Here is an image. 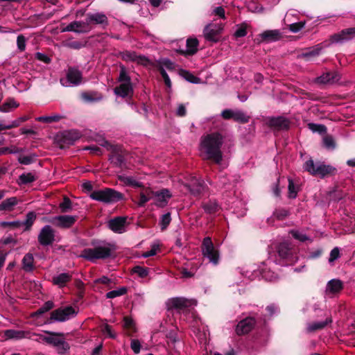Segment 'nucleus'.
<instances>
[{
  "mask_svg": "<svg viewBox=\"0 0 355 355\" xmlns=\"http://www.w3.org/2000/svg\"><path fill=\"white\" fill-rule=\"evenodd\" d=\"M198 40L196 38H189L187 40V49H178V51L182 55H193L198 51Z\"/></svg>",
  "mask_w": 355,
  "mask_h": 355,
  "instance_id": "27",
  "label": "nucleus"
},
{
  "mask_svg": "<svg viewBox=\"0 0 355 355\" xmlns=\"http://www.w3.org/2000/svg\"><path fill=\"white\" fill-rule=\"evenodd\" d=\"M36 219V214L33 211H30L26 214L24 225H26V230H29L32 227L34 221Z\"/></svg>",
  "mask_w": 355,
  "mask_h": 355,
  "instance_id": "48",
  "label": "nucleus"
},
{
  "mask_svg": "<svg viewBox=\"0 0 355 355\" xmlns=\"http://www.w3.org/2000/svg\"><path fill=\"white\" fill-rule=\"evenodd\" d=\"M28 117L27 116H21V117H19L15 120H14L13 121H12L10 124H8V128H10V129H12V128H17L19 127L23 122H25L28 120Z\"/></svg>",
  "mask_w": 355,
  "mask_h": 355,
  "instance_id": "63",
  "label": "nucleus"
},
{
  "mask_svg": "<svg viewBox=\"0 0 355 355\" xmlns=\"http://www.w3.org/2000/svg\"><path fill=\"white\" fill-rule=\"evenodd\" d=\"M261 38H257L256 40L258 44L261 42L270 43L278 41L282 39V34L279 30H267L259 35Z\"/></svg>",
  "mask_w": 355,
  "mask_h": 355,
  "instance_id": "18",
  "label": "nucleus"
},
{
  "mask_svg": "<svg viewBox=\"0 0 355 355\" xmlns=\"http://www.w3.org/2000/svg\"><path fill=\"white\" fill-rule=\"evenodd\" d=\"M223 30L221 24H209L204 28L203 36L207 41L216 43L220 40Z\"/></svg>",
  "mask_w": 355,
  "mask_h": 355,
  "instance_id": "7",
  "label": "nucleus"
},
{
  "mask_svg": "<svg viewBox=\"0 0 355 355\" xmlns=\"http://www.w3.org/2000/svg\"><path fill=\"white\" fill-rule=\"evenodd\" d=\"M202 208L206 213L214 214L220 210V207L215 200H209L208 202H203Z\"/></svg>",
  "mask_w": 355,
  "mask_h": 355,
  "instance_id": "35",
  "label": "nucleus"
},
{
  "mask_svg": "<svg viewBox=\"0 0 355 355\" xmlns=\"http://www.w3.org/2000/svg\"><path fill=\"white\" fill-rule=\"evenodd\" d=\"M119 180L123 182L125 185L131 186L132 187H143L144 185L141 182L137 181L133 177L120 175Z\"/></svg>",
  "mask_w": 355,
  "mask_h": 355,
  "instance_id": "38",
  "label": "nucleus"
},
{
  "mask_svg": "<svg viewBox=\"0 0 355 355\" xmlns=\"http://www.w3.org/2000/svg\"><path fill=\"white\" fill-rule=\"evenodd\" d=\"M282 265H293L297 260L296 250L287 242H283L277 248Z\"/></svg>",
  "mask_w": 355,
  "mask_h": 355,
  "instance_id": "6",
  "label": "nucleus"
},
{
  "mask_svg": "<svg viewBox=\"0 0 355 355\" xmlns=\"http://www.w3.org/2000/svg\"><path fill=\"white\" fill-rule=\"evenodd\" d=\"M189 266V265H188L187 268H182V270L181 271V274H182L183 277H185V278L191 277L197 272L198 267L196 266H191L190 268H188Z\"/></svg>",
  "mask_w": 355,
  "mask_h": 355,
  "instance_id": "49",
  "label": "nucleus"
},
{
  "mask_svg": "<svg viewBox=\"0 0 355 355\" xmlns=\"http://www.w3.org/2000/svg\"><path fill=\"white\" fill-rule=\"evenodd\" d=\"M19 106V103L13 98H8L2 105H0V112H10L17 108Z\"/></svg>",
  "mask_w": 355,
  "mask_h": 355,
  "instance_id": "30",
  "label": "nucleus"
},
{
  "mask_svg": "<svg viewBox=\"0 0 355 355\" xmlns=\"http://www.w3.org/2000/svg\"><path fill=\"white\" fill-rule=\"evenodd\" d=\"M81 98L86 102H94L101 101L103 98V96L98 92L89 91L82 92Z\"/></svg>",
  "mask_w": 355,
  "mask_h": 355,
  "instance_id": "33",
  "label": "nucleus"
},
{
  "mask_svg": "<svg viewBox=\"0 0 355 355\" xmlns=\"http://www.w3.org/2000/svg\"><path fill=\"white\" fill-rule=\"evenodd\" d=\"M304 169L312 175L319 176L320 178L334 175L336 172V168L332 166L327 165L320 161L314 162L312 159L305 162Z\"/></svg>",
  "mask_w": 355,
  "mask_h": 355,
  "instance_id": "3",
  "label": "nucleus"
},
{
  "mask_svg": "<svg viewBox=\"0 0 355 355\" xmlns=\"http://www.w3.org/2000/svg\"><path fill=\"white\" fill-rule=\"evenodd\" d=\"M121 83L132 84L131 78L126 71V69L123 65H120L119 76L117 79Z\"/></svg>",
  "mask_w": 355,
  "mask_h": 355,
  "instance_id": "42",
  "label": "nucleus"
},
{
  "mask_svg": "<svg viewBox=\"0 0 355 355\" xmlns=\"http://www.w3.org/2000/svg\"><path fill=\"white\" fill-rule=\"evenodd\" d=\"M4 336L6 337V339H33V334H31V331H18L15 329H7L4 331Z\"/></svg>",
  "mask_w": 355,
  "mask_h": 355,
  "instance_id": "25",
  "label": "nucleus"
},
{
  "mask_svg": "<svg viewBox=\"0 0 355 355\" xmlns=\"http://www.w3.org/2000/svg\"><path fill=\"white\" fill-rule=\"evenodd\" d=\"M114 92L116 95L122 98L132 96L133 94V87L132 84L121 83L114 89Z\"/></svg>",
  "mask_w": 355,
  "mask_h": 355,
  "instance_id": "26",
  "label": "nucleus"
},
{
  "mask_svg": "<svg viewBox=\"0 0 355 355\" xmlns=\"http://www.w3.org/2000/svg\"><path fill=\"white\" fill-rule=\"evenodd\" d=\"M354 35L355 27H352L343 29L340 32L331 35L329 40L331 43H341L351 40Z\"/></svg>",
  "mask_w": 355,
  "mask_h": 355,
  "instance_id": "19",
  "label": "nucleus"
},
{
  "mask_svg": "<svg viewBox=\"0 0 355 355\" xmlns=\"http://www.w3.org/2000/svg\"><path fill=\"white\" fill-rule=\"evenodd\" d=\"M110 160L114 166H121L124 163V157L121 153L118 152L116 148H114L110 157Z\"/></svg>",
  "mask_w": 355,
  "mask_h": 355,
  "instance_id": "37",
  "label": "nucleus"
},
{
  "mask_svg": "<svg viewBox=\"0 0 355 355\" xmlns=\"http://www.w3.org/2000/svg\"><path fill=\"white\" fill-rule=\"evenodd\" d=\"M92 245L93 248L84 249L80 257L94 262L98 259L104 260L112 257L117 250L114 243L105 241H94L92 242Z\"/></svg>",
  "mask_w": 355,
  "mask_h": 355,
  "instance_id": "2",
  "label": "nucleus"
},
{
  "mask_svg": "<svg viewBox=\"0 0 355 355\" xmlns=\"http://www.w3.org/2000/svg\"><path fill=\"white\" fill-rule=\"evenodd\" d=\"M53 306L54 304L52 301H47L39 309H37V311L35 312V314L42 315L52 309Z\"/></svg>",
  "mask_w": 355,
  "mask_h": 355,
  "instance_id": "51",
  "label": "nucleus"
},
{
  "mask_svg": "<svg viewBox=\"0 0 355 355\" xmlns=\"http://www.w3.org/2000/svg\"><path fill=\"white\" fill-rule=\"evenodd\" d=\"M343 288V284L340 279H333L328 282L326 291L331 293H337Z\"/></svg>",
  "mask_w": 355,
  "mask_h": 355,
  "instance_id": "29",
  "label": "nucleus"
},
{
  "mask_svg": "<svg viewBox=\"0 0 355 355\" xmlns=\"http://www.w3.org/2000/svg\"><path fill=\"white\" fill-rule=\"evenodd\" d=\"M26 39L23 35H19L17 38V44L18 49L22 52L26 49Z\"/></svg>",
  "mask_w": 355,
  "mask_h": 355,
  "instance_id": "60",
  "label": "nucleus"
},
{
  "mask_svg": "<svg viewBox=\"0 0 355 355\" xmlns=\"http://www.w3.org/2000/svg\"><path fill=\"white\" fill-rule=\"evenodd\" d=\"M340 79V74L336 71H328L324 73L320 76L317 77L315 79V83L318 84H334L338 82Z\"/></svg>",
  "mask_w": 355,
  "mask_h": 355,
  "instance_id": "23",
  "label": "nucleus"
},
{
  "mask_svg": "<svg viewBox=\"0 0 355 355\" xmlns=\"http://www.w3.org/2000/svg\"><path fill=\"white\" fill-rule=\"evenodd\" d=\"M19 180L21 184H26L31 183V182H33L34 181H35L36 178L31 173H23L19 176Z\"/></svg>",
  "mask_w": 355,
  "mask_h": 355,
  "instance_id": "50",
  "label": "nucleus"
},
{
  "mask_svg": "<svg viewBox=\"0 0 355 355\" xmlns=\"http://www.w3.org/2000/svg\"><path fill=\"white\" fill-rule=\"evenodd\" d=\"M166 305L168 309L184 310L187 308L196 306L198 301L193 299H186L184 297H173L168 300Z\"/></svg>",
  "mask_w": 355,
  "mask_h": 355,
  "instance_id": "9",
  "label": "nucleus"
},
{
  "mask_svg": "<svg viewBox=\"0 0 355 355\" xmlns=\"http://www.w3.org/2000/svg\"><path fill=\"white\" fill-rule=\"evenodd\" d=\"M101 331L103 334H106L111 338H115L116 337V334L112 331V327L107 324H104L101 326Z\"/></svg>",
  "mask_w": 355,
  "mask_h": 355,
  "instance_id": "56",
  "label": "nucleus"
},
{
  "mask_svg": "<svg viewBox=\"0 0 355 355\" xmlns=\"http://www.w3.org/2000/svg\"><path fill=\"white\" fill-rule=\"evenodd\" d=\"M22 269L26 272H32L35 269L34 257L31 253H27L22 259Z\"/></svg>",
  "mask_w": 355,
  "mask_h": 355,
  "instance_id": "28",
  "label": "nucleus"
},
{
  "mask_svg": "<svg viewBox=\"0 0 355 355\" xmlns=\"http://www.w3.org/2000/svg\"><path fill=\"white\" fill-rule=\"evenodd\" d=\"M35 157V154L21 155L18 158V161L21 164L28 165L34 162Z\"/></svg>",
  "mask_w": 355,
  "mask_h": 355,
  "instance_id": "54",
  "label": "nucleus"
},
{
  "mask_svg": "<svg viewBox=\"0 0 355 355\" xmlns=\"http://www.w3.org/2000/svg\"><path fill=\"white\" fill-rule=\"evenodd\" d=\"M223 144V136L218 132L207 135L201 141L204 148L203 159L211 164L220 165L223 161L221 147Z\"/></svg>",
  "mask_w": 355,
  "mask_h": 355,
  "instance_id": "1",
  "label": "nucleus"
},
{
  "mask_svg": "<svg viewBox=\"0 0 355 355\" xmlns=\"http://www.w3.org/2000/svg\"><path fill=\"white\" fill-rule=\"evenodd\" d=\"M273 215L279 220H284L288 215L289 211L285 209H277L273 213Z\"/></svg>",
  "mask_w": 355,
  "mask_h": 355,
  "instance_id": "55",
  "label": "nucleus"
},
{
  "mask_svg": "<svg viewBox=\"0 0 355 355\" xmlns=\"http://www.w3.org/2000/svg\"><path fill=\"white\" fill-rule=\"evenodd\" d=\"M61 119H62V116L59 114H53L52 116H39L36 119L37 121L50 123L53 122H58Z\"/></svg>",
  "mask_w": 355,
  "mask_h": 355,
  "instance_id": "44",
  "label": "nucleus"
},
{
  "mask_svg": "<svg viewBox=\"0 0 355 355\" xmlns=\"http://www.w3.org/2000/svg\"><path fill=\"white\" fill-rule=\"evenodd\" d=\"M120 54L121 58L124 61L136 62L138 64H146L149 62L147 58H146L145 56L137 55L135 51H125L121 52Z\"/></svg>",
  "mask_w": 355,
  "mask_h": 355,
  "instance_id": "24",
  "label": "nucleus"
},
{
  "mask_svg": "<svg viewBox=\"0 0 355 355\" xmlns=\"http://www.w3.org/2000/svg\"><path fill=\"white\" fill-rule=\"evenodd\" d=\"M171 221V214L169 212L164 214L160 220L161 229L164 230L167 228Z\"/></svg>",
  "mask_w": 355,
  "mask_h": 355,
  "instance_id": "52",
  "label": "nucleus"
},
{
  "mask_svg": "<svg viewBox=\"0 0 355 355\" xmlns=\"http://www.w3.org/2000/svg\"><path fill=\"white\" fill-rule=\"evenodd\" d=\"M126 220V217L117 216L110 220L107 226L112 232L122 234L125 232Z\"/></svg>",
  "mask_w": 355,
  "mask_h": 355,
  "instance_id": "20",
  "label": "nucleus"
},
{
  "mask_svg": "<svg viewBox=\"0 0 355 355\" xmlns=\"http://www.w3.org/2000/svg\"><path fill=\"white\" fill-rule=\"evenodd\" d=\"M127 293L126 287H121L117 290H113L106 293V297L108 299L115 298L125 295Z\"/></svg>",
  "mask_w": 355,
  "mask_h": 355,
  "instance_id": "45",
  "label": "nucleus"
},
{
  "mask_svg": "<svg viewBox=\"0 0 355 355\" xmlns=\"http://www.w3.org/2000/svg\"><path fill=\"white\" fill-rule=\"evenodd\" d=\"M329 196L333 200L339 201L344 198L345 194L343 191L336 189L329 193Z\"/></svg>",
  "mask_w": 355,
  "mask_h": 355,
  "instance_id": "59",
  "label": "nucleus"
},
{
  "mask_svg": "<svg viewBox=\"0 0 355 355\" xmlns=\"http://www.w3.org/2000/svg\"><path fill=\"white\" fill-rule=\"evenodd\" d=\"M77 312L71 306L61 307L53 311L51 313L49 318L50 322H64L69 320L70 318L76 315Z\"/></svg>",
  "mask_w": 355,
  "mask_h": 355,
  "instance_id": "8",
  "label": "nucleus"
},
{
  "mask_svg": "<svg viewBox=\"0 0 355 355\" xmlns=\"http://www.w3.org/2000/svg\"><path fill=\"white\" fill-rule=\"evenodd\" d=\"M46 333L50 334L51 336L44 338V342L55 347L59 353L63 354L69 349V344L64 339H60L56 337L63 336V334L51 331H46Z\"/></svg>",
  "mask_w": 355,
  "mask_h": 355,
  "instance_id": "12",
  "label": "nucleus"
},
{
  "mask_svg": "<svg viewBox=\"0 0 355 355\" xmlns=\"http://www.w3.org/2000/svg\"><path fill=\"white\" fill-rule=\"evenodd\" d=\"M123 327L127 331H128V334L130 336H131L132 334L136 332L137 331V328L134 320L131 317L129 316H125L123 318Z\"/></svg>",
  "mask_w": 355,
  "mask_h": 355,
  "instance_id": "39",
  "label": "nucleus"
},
{
  "mask_svg": "<svg viewBox=\"0 0 355 355\" xmlns=\"http://www.w3.org/2000/svg\"><path fill=\"white\" fill-rule=\"evenodd\" d=\"M233 120L240 123H246L249 121L250 116L241 110H236L234 111Z\"/></svg>",
  "mask_w": 355,
  "mask_h": 355,
  "instance_id": "43",
  "label": "nucleus"
},
{
  "mask_svg": "<svg viewBox=\"0 0 355 355\" xmlns=\"http://www.w3.org/2000/svg\"><path fill=\"white\" fill-rule=\"evenodd\" d=\"M78 218L77 216L61 215L53 217L51 223L58 227L68 229L75 224Z\"/></svg>",
  "mask_w": 355,
  "mask_h": 355,
  "instance_id": "14",
  "label": "nucleus"
},
{
  "mask_svg": "<svg viewBox=\"0 0 355 355\" xmlns=\"http://www.w3.org/2000/svg\"><path fill=\"white\" fill-rule=\"evenodd\" d=\"M256 324L255 318L247 317L241 320L236 326L235 331L238 336H243L250 333Z\"/></svg>",
  "mask_w": 355,
  "mask_h": 355,
  "instance_id": "17",
  "label": "nucleus"
},
{
  "mask_svg": "<svg viewBox=\"0 0 355 355\" xmlns=\"http://www.w3.org/2000/svg\"><path fill=\"white\" fill-rule=\"evenodd\" d=\"M148 195H152L153 198H155V205L159 207H164L172 196L169 190L166 189H162L159 191H149Z\"/></svg>",
  "mask_w": 355,
  "mask_h": 355,
  "instance_id": "16",
  "label": "nucleus"
},
{
  "mask_svg": "<svg viewBox=\"0 0 355 355\" xmlns=\"http://www.w3.org/2000/svg\"><path fill=\"white\" fill-rule=\"evenodd\" d=\"M66 78L69 84H67L64 79H60L62 85L64 87L79 85L83 83V73L78 68L70 67L67 71Z\"/></svg>",
  "mask_w": 355,
  "mask_h": 355,
  "instance_id": "11",
  "label": "nucleus"
},
{
  "mask_svg": "<svg viewBox=\"0 0 355 355\" xmlns=\"http://www.w3.org/2000/svg\"><path fill=\"white\" fill-rule=\"evenodd\" d=\"M132 272L137 274L141 278L146 277L148 275V270L139 266H135L132 268Z\"/></svg>",
  "mask_w": 355,
  "mask_h": 355,
  "instance_id": "57",
  "label": "nucleus"
},
{
  "mask_svg": "<svg viewBox=\"0 0 355 355\" xmlns=\"http://www.w3.org/2000/svg\"><path fill=\"white\" fill-rule=\"evenodd\" d=\"M323 144L324 147L328 149H334L336 148V142L331 135H326L324 137Z\"/></svg>",
  "mask_w": 355,
  "mask_h": 355,
  "instance_id": "53",
  "label": "nucleus"
},
{
  "mask_svg": "<svg viewBox=\"0 0 355 355\" xmlns=\"http://www.w3.org/2000/svg\"><path fill=\"white\" fill-rule=\"evenodd\" d=\"M331 317H329L327 318V319L323 322H315L309 324L306 329L308 332H314L318 330L324 329L326 326H327L329 324H331Z\"/></svg>",
  "mask_w": 355,
  "mask_h": 355,
  "instance_id": "32",
  "label": "nucleus"
},
{
  "mask_svg": "<svg viewBox=\"0 0 355 355\" xmlns=\"http://www.w3.org/2000/svg\"><path fill=\"white\" fill-rule=\"evenodd\" d=\"M86 18L89 26L92 27V25H102L105 28L109 25L107 17L102 12L89 13Z\"/></svg>",
  "mask_w": 355,
  "mask_h": 355,
  "instance_id": "21",
  "label": "nucleus"
},
{
  "mask_svg": "<svg viewBox=\"0 0 355 355\" xmlns=\"http://www.w3.org/2000/svg\"><path fill=\"white\" fill-rule=\"evenodd\" d=\"M59 207L62 213L71 211L72 209V203L71 200L67 197H64L63 201L60 204Z\"/></svg>",
  "mask_w": 355,
  "mask_h": 355,
  "instance_id": "46",
  "label": "nucleus"
},
{
  "mask_svg": "<svg viewBox=\"0 0 355 355\" xmlns=\"http://www.w3.org/2000/svg\"><path fill=\"white\" fill-rule=\"evenodd\" d=\"M80 138L78 132L75 131H65L57 135L55 142L60 148H65L73 144Z\"/></svg>",
  "mask_w": 355,
  "mask_h": 355,
  "instance_id": "10",
  "label": "nucleus"
},
{
  "mask_svg": "<svg viewBox=\"0 0 355 355\" xmlns=\"http://www.w3.org/2000/svg\"><path fill=\"white\" fill-rule=\"evenodd\" d=\"M307 126L309 129L311 130L313 132H317L320 135H324L327 131V127L323 124L309 123Z\"/></svg>",
  "mask_w": 355,
  "mask_h": 355,
  "instance_id": "41",
  "label": "nucleus"
},
{
  "mask_svg": "<svg viewBox=\"0 0 355 355\" xmlns=\"http://www.w3.org/2000/svg\"><path fill=\"white\" fill-rule=\"evenodd\" d=\"M284 180V178H279L277 180V182L274 183L272 190L274 196L275 197H280L281 196V188H280V184L282 180Z\"/></svg>",
  "mask_w": 355,
  "mask_h": 355,
  "instance_id": "58",
  "label": "nucleus"
},
{
  "mask_svg": "<svg viewBox=\"0 0 355 355\" xmlns=\"http://www.w3.org/2000/svg\"><path fill=\"white\" fill-rule=\"evenodd\" d=\"M18 202L16 197L7 198L0 204V211H11L14 209L15 206L18 204Z\"/></svg>",
  "mask_w": 355,
  "mask_h": 355,
  "instance_id": "31",
  "label": "nucleus"
},
{
  "mask_svg": "<svg viewBox=\"0 0 355 355\" xmlns=\"http://www.w3.org/2000/svg\"><path fill=\"white\" fill-rule=\"evenodd\" d=\"M159 71L164 79L165 85H166V87L168 89H170L171 87L172 84H171V81L167 73L166 72V71L164 70V69L162 67H160L159 68Z\"/></svg>",
  "mask_w": 355,
  "mask_h": 355,
  "instance_id": "64",
  "label": "nucleus"
},
{
  "mask_svg": "<svg viewBox=\"0 0 355 355\" xmlns=\"http://www.w3.org/2000/svg\"><path fill=\"white\" fill-rule=\"evenodd\" d=\"M247 35V25L243 23L241 24V26L237 28L236 32L234 33V36L236 37H243Z\"/></svg>",
  "mask_w": 355,
  "mask_h": 355,
  "instance_id": "61",
  "label": "nucleus"
},
{
  "mask_svg": "<svg viewBox=\"0 0 355 355\" xmlns=\"http://www.w3.org/2000/svg\"><path fill=\"white\" fill-rule=\"evenodd\" d=\"M324 46L322 43L318 44L313 47L306 49L304 50V51L298 55V58L303 59L305 61H310L313 58L318 56L322 50L323 49Z\"/></svg>",
  "mask_w": 355,
  "mask_h": 355,
  "instance_id": "22",
  "label": "nucleus"
},
{
  "mask_svg": "<svg viewBox=\"0 0 355 355\" xmlns=\"http://www.w3.org/2000/svg\"><path fill=\"white\" fill-rule=\"evenodd\" d=\"M266 123L268 127L277 130H287L291 125L289 119L284 116L268 117Z\"/></svg>",
  "mask_w": 355,
  "mask_h": 355,
  "instance_id": "15",
  "label": "nucleus"
},
{
  "mask_svg": "<svg viewBox=\"0 0 355 355\" xmlns=\"http://www.w3.org/2000/svg\"><path fill=\"white\" fill-rule=\"evenodd\" d=\"M71 279V275L69 273H61L53 277V283L60 288L64 287L67 282Z\"/></svg>",
  "mask_w": 355,
  "mask_h": 355,
  "instance_id": "34",
  "label": "nucleus"
},
{
  "mask_svg": "<svg viewBox=\"0 0 355 355\" xmlns=\"http://www.w3.org/2000/svg\"><path fill=\"white\" fill-rule=\"evenodd\" d=\"M288 197L290 199H295L297 196L299 188L295 184L293 180L291 178H288Z\"/></svg>",
  "mask_w": 355,
  "mask_h": 355,
  "instance_id": "40",
  "label": "nucleus"
},
{
  "mask_svg": "<svg viewBox=\"0 0 355 355\" xmlns=\"http://www.w3.org/2000/svg\"><path fill=\"white\" fill-rule=\"evenodd\" d=\"M305 26V21H298L289 25V30L293 33H297Z\"/></svg>",
  "mask_w": 355,
  "mask_h": 355,
  "instance_id": "62",
  "label": "nucleus"
},
{
  "mask_svg": "<svg viewBox=\"0 0 355 355\" xmlns=\"http://www.w3.org/2000/svg\"><path fill=\"white\" fill-rule=\"evenodd\" d=\"M201 252L205 258L208 259L209 263L214 266L218 264L220 252L218 249L214 246L211 237L204 238L201 243Z\"/></svg>",
  "mask_w": 355,
  "mask_h": 355,
  "instance_id": "5",
  "label": "nucleus"
},
{
  "mask_svg": "<svg viewBox=\"0 0 355 355\" xmlns=\"http://www.w3.org/2000/svg\"><path fill=\"white\" fill-rule=\"evenodd\" d=\"M39 243L42 246L51 245L55 241V231L50 225L44 226L37 236Z\"/></svg>",
  "mask_w": 355,
  "mask_h": 355,
  "instance_id": "13",
  "label": "nucleus"
},
{
  "mask_svg": "<svg viewBox=\"0 0 355 355\" xmlns=\"http://www.w3.org/2000/svg\"><path fill=\"white\" fill-rule=\"evenodd\" d=\"M73 24L76 33H85L92 30V26H89L87 18L85 19V21H74Z\"/></svg>",
  "mask_w": 355,
  "mask_h": 355,
  "instance_id": "36",
  "label": "nucleus"
},
{
  "mask_svg": "<svg viewBox=\"0 0 355 355\" xmlns=\"http://www.w3.org/2000/svg\"><path fill=\"white\" fill-rule=\"evenodd\" d=\"M151 191L150 189H146L145 191L140 193V199L137 205L139 207H144L147 202L153 198L152 195L148 196V192Z\"/></svg>",
  "mask_w": 355,
  "mask_h": 355,
  "instance_id": "47",
  "label": "nucleus"
},
{
  "mask_svg": "<svg viewBox=\"0 0 355 355\" xmlns=\"http://www.w3.org/2000/svg\"><path fill=\"white\" fill-rule=\"evenodd\" d=\"M90 197L93 200L104 203H113L122 200L123 195L114 189L105 188L104 189L94 191L90 194Z\"/></svg>",
  "mask_w": 355,
  "mask_h": 355,
  "instance_id": "4",
  "label": "nucleus"
}]
</instances>
